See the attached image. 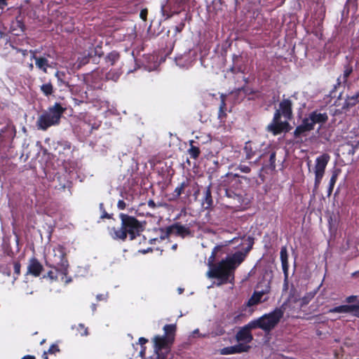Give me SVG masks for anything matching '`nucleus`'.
Instances as JSON below:
<instances>
[{
    "label": "nucleus",
    "instance_id": "f257e3e1",
    "mask_svg": "<svg viewBox=\"0 0 359 359\" xmlns=\"http://www.w3.org/2000/svg\"><path fill=\"white\" fill-rule=\"evenodd\" d=\"M285 309L282 307L276 308L269 313L264 314L257 319L251 320L247 325L241 327L236 334L238 341L250 343L253 337L251 330L257 328L262 329L266 333H269L279 323L284 316Z\"/></svg>",
    "mask_w": 359,
    "mask_h": 359
},
{
    "label": "nucleus",
    "instance_id": "f03ea898",
    "mask_svg": "<svg viewBox=\"0 0 359 359\" xmlns=\"http://www.w3.org/2000/svg\"><path fill=\"white\" fill-rule=\"evenodd\" d=\"M219 247H215L211 255L208 259L209 270L207 276L210 278H217L220 280L219 284L232 283L234 280V273L236 269L235 261L238 262L240 257L238 255L227 256L218 263H215V257L219 250Z\"/></svg>",
    "mask_w": 359,
    "mask_h": 359
},
{
    "label": "nucleus",
    "instance_id": "7ed1b4c3",
    "mask_svg": "<svg viewBox=\"0 0 359 359\" xmlns=\"http://www.w3.org/2000/svg\"><path fill=\"white\" fill-rule=\"evenodd\" d=\"M119 218L121 220V227H112L109 229V234L113 239L125 241L129 236L130 240L132 241L140 236V232L143 231L142 224L135 217L120 213Z\"/></svg>",
    "mask_w": 359,
    "mask_h": 359
},
{
    "label": "nucleus",
    "instance_id": "20e7f679",
    "mask_svg": "<svg viewBox=\"0 0 359 359\" xmlns=\"http://www.w3.org/2000/svg\"><path fill=\"white\" fill-rule=\"evenodd\" d=\"M65 110L66 109L60 103L55 102L39 116L36 122V128L46 131L52 126L59 125Z\"/></svg>",
    "mask_w": 359,
    "mask_h": 359
},
{
    "label": "nucleus",
    "instance_id": "39448f33",
    "mask_svg": "<svg viewBox=\"0 0 359 359\" xmlns=\"http://www.w3.org/2000/svg\"><path fill=\"white\" fill-rule=\"evenodd\" d=\"M46 265L51 269H57L62 276L69 274V262L67 257L66 248L57 245L46 259Z\"/></svg>",
    "mask_w": 359,
    "mask_h": 359
},
{
    "label": "nucleus",
    "instance_id": "423d86ee",
    "mask_svg": "<svg viewBox=\"0 0 359 359\" xmlns=\"http://www.w3.org/2000/svg\"><path fill=\"white\" fill-rule=\"evenodd\" d=\"M8 0H0V17L7 18L13 15L15 16L17 26L21 31L25 29V20L24 14L25 9L20 7L8 6Z\"/></svg>",
    "mask_w": 359,
    "mask_h": 359
},
{
    "label": "nucleus",
    "instance_id": "0eeeda50",
    "mask_svg": "<svg viewBox=\"0 0 359 359\" xmlns=\"http://www.w3.org/2000/svg\"><path fill=\"white\" fill-rule=\"evenodd\" d=\"M340 94L338 99L334 102V105L337 107L334 113V115H339L346 114L351 108L355 107L359 103V91L355 95L347 96L346 98L341 102Z\"/></svg>",
    "mask_w": 359,
    "mask_h": 359
},
{
    "label": "nucleus",
    "instance_id": "6e6552de",
    "mask_svg": "<svg viewBox=\"0 0 359 359\" xmlns=\"http://www.w3.org/2000/svg\"><path fill=\"white\" fill-rule=\"evenodd\" d=\"M330 159V156L328 154H323L318 156L316 159L315 165V182L314 188L317 189L322 181L326 166Z\"/></svg>",
    "mask_w": 359,
    "mask_h": 359
},
{
    "label": "nucleus",
    "instance_id": "1a4fd4ad",
    "mask_svg": "<svg viewBox=\"0 0 359 359\" xmlns=\"http://www.w3.org/2000/svg\"><path fill=\"white\" fill-rule=\"evenodd\" d=\"M219 191L221 194L227 198L231 199L234 203L240 204L242 201L241 189L236 187H227L225 184L220 185Z\"/></svg>",
    "mask_w": 359,
    "mask_h": 359
},
{
    "label": "nucleus",
    "instance_id": "9d476101",
    "mask_svg": "<svg viewBox=\"0 0 359 359\" xmlns=\"http://www.w3.org/2000/svg\"><path fill=\"white\" fill-rule=\"evenodd\" d=\"M276 151L274 149H269L259 155L257 161H262L263 168L274 170L276 169Z\"/></svg>",
    "mask_w": 359,
    "mask_h": 359
},
{
    "label": "nucleus",
    "instance_id": "9b49d317",
    "mask_svg": "<svg viewBox=\"0 0 359 359\" xmlns=\"http://www.w3.org/2000/svg\"><path fill=\"white\" fill-rule=\"evenodd\" d=\"M278 113H274L273 120L267 126V131L273 135H278L283 132V127L288 126V121H281Z\"/></svg>",
    "mask_w": 359,
    "mask_h": 359
},
{
    "label": "nucleus",
    "instance_id": "f8f14e48",
    "mask_svg": "<svg viewBox=\"0 0 359 359\" xmlns=\"http://www.w3.org/2000/svg\"><path fill=\"white\" fill-rule=\"evenodd\" d=\"M275 113H278L280 118L283 116L287 121H290L293 117L292 102L288 98L283 99Z\"/></svg>",
    "mask_w": 359,
    "mask_h": 359
},
{
    "label": "nucleus",
    "instance_id": "ddd939ff",
    "mask_svg": "<svg viewBox=\"0 0 359 359\" xmlns=\"http://www.w3.org/2000/svg\"><path fill=\"white\" fill-rule=\"evenodd\" d=\"M305 118L313 128L316 124L323 125L328 121L327 114L326 112L322 113L317 109L309 113L308 116Z\"/></svg>",
    "mask_w": 359,
    "mask_h": 359
},
{
    "label": "nucleus",
    "instance_id": "4468645a",
    "mask_svg": "<svg viewBox=\"0 0 359 359\" xmlns=\"http://www.w3.org/2000/svg\"><path fill=\"white\" fill-rule=\"evenodd\" d=\"M154 344L156 351H162L163 349L169 351L173 341L163 335H156L154 338Z\"/></svg>",
    "mask_w": 359,
    "mask_h": 359
},
{
    "label": "nucleus",
    "instance_id": "2eb2a0df",
    "mask_svg": "<svg viewBox=\"0 0 359 359\" xmlns=\"http://www.w3.org/2000/svg\"><path fill=\"white\" fill-rule=\"evenodd\" d=\"M250 346L249 345L238 344L234 346L224 347L221 348L219 351L221 355H230L235 353H241L248 352Z\"/></svg>",
    "mask_w": 359,
    "mask_h": 359
},
{
    "label": "nucleus",
    "instance_id": "dca6fc26",
    "mask_svg": "<svg viewBox=\"0 0 359 359\" xmlns=\"http://www.w3.org/2000/svg\"><path fill=\"white\" fill-rule=\"evenodd\" d=\"M313 128L309 123V121L304 118L302 123L296 127L293 132V135L295 139L301 138L303 136H306V133L313 130Z\"/></svg>",
    "mask_w": 359,
    "mask_h": 359
},
{
    "label": "nucleus",
    "instance_id": "f3484780",
    "mask_svg": "<svg viewBox=\"0 0 359 359\" xmlns=\"http://www.w3.org/2000/svg\"><path fill=\"white\" fill-rule=\"evenodd\" d=\"M43 270V265L40 263V262L36 258L32 257L29 259L28 266H27V273L30 274L34 277H39L41 272Z\"/></svg>",
    "mask_w": 359,
    "mask_h": 359
},
{
    "label": "nucleus",
    "instance_id": "a211bd4d",
    "mask_svg": "<svg viewBox=\"0 0 359 359\" xmlns=\"http://www.w3.org/2000/svg\"><path fill=\"white\" fill-rule=\"evenodd\" d=\"M248 246L245 248L244 251H236L232 255H238V257H240V261L237 262L235 261V265L237 268L240 264H241L244 260L245 259L248 254L250 252V250L253 248V245L255 243V238L252 236H248L247 238Z\"/></svg>",
    "mask_w": 359,
    "mask_h": 359
},
{
    "label": "nucleus",
    "instance_id": "6ab92c4d",
    "mask_svg": "<svg viewBox=\"0 0 359 359\" xmlns=\"http://www.w3.org/2000/svg\"><path fill=\"white\" fill-rule=\"evenodd\" d=\"M50 270L46 275L43 276V278H49L51 281H62L65 284H67L72 281V278L68 277V275L65 276L60 274L57 269H53Z\"/></svg>",
    "mask_w": 359,
    "mask_h": 359
},
{
    "label": "nucleus",
    "instance_id": "aec40b11",
    "mask_svg": "<svg viewBox=\"0 0 359 359\" xmlns=\"http://www.w3.org/2000/svg\"><path fill=\"white\" fill-rule=\"evenodd\" d=\"M170 227H172V234H175V236H180L182 238L192 236L191 231L189 227H186L179 222H176L170 225Z\"/></svg>",
    "mask_w": 359,
    "mask_h": 359
},
{
    "label": "nucleus",
    "instance_id": "412c9836",
    "mask_svg": "<svg viewBox=\"0 0 359 359\" xmlns=\"http://www.w3.org/2000/svg\"><path fill=\"white\" fill-rule=\"evenodd\" d=\"M280 258L282 264V269L284 273L285 280L288 278L289 263H288V254L286 246H283L280 248Z\"/></svg>",
    "mask_w": 359,
    "mask_h": 359
},
{
    "label": "nucleus",
    "instance_id": "4be33fe9",
    "mask_svg": "<svg viewBox=\"0 0 359 359\" xmlns=\"http://www.w3.org/2000/svg\"><path fill=\"white\" fill-rule=\"evenodd\" d=\"M211 184L204 189L202 205L204 209L209 210L213 205V199L211 191Z\"/></svg>",
    "mask_w": 359,
    "mask_h": 359
},
{
    "label": "nucleus",
    "instance_id": "5701e85b",
    "mask_svg": "<svg viewBox=\"0 0 359 359\" xmlns=\"http://www.w3.org/2000/svg\"><path fill=\"white\" fill-rule=\"evenodd\" d=\"M220 104L219 107V111L217 114V118L219 120V123H224L226 121V118L227 116L226 114V95L221 94L220 95Z\"/></svg>",
    "mask_w": 359,
    "mask_h": 359
},
{
    "label": "nucleus",
    "instance_id": "b1692460",
    "mask_svg": "<svg viewBox=\"0 0 359 359\" xmlns=\"http://www.w3.org/2000/svg\"><path fill=\"white\" fill-rule=\"evenodd\" d=\"M353 72V67L351 64H346L344 66L343 74L337 79V85L341 86V84L346 85L348 79Z\"/></svg>",
    "mask_w": 359,
    "mask_h": 359
},
{
    "label": "nucleus",
    "instance_id": "393cba45",
    "mask_svg": "<svg viewBox=\"0 0 359 359\" xmlns=\"http://www.w3.org/2000/svg\"><path fill=\"white\" fill-rule=\"evenodd\" d=\"M32 58L35 60L36 67L43 73H47V69L50 67L48 59L43 56H36L34 53H33Z\"/></svg>",
    "mask_w": 359,
    "mask_h": 359
},
{
    "label": "nucleus",
    "instance_id": "a878e982",
    "mask_svg": "<svg viewBox=\"0 0 359 359\" xmlns=\"http://www.w3.org/2000/svg\"><path fill=\"white\" fill-rule=\"evenodd\" d=\"M254 144L252 141H248L245 144L243 151L245 154V158L248 160L252 158L257 154V148Z\"/></svg>",
    "mask_w": 359,
    "mask_h": 359
},
{
    "label": "nucleus",
    "instance_id": "bb28decb",
    "mask_svg": "<svg viewBox=\"0 0 359 359\" xmlns=\"http://www.w3.org/2000/svg\"><path fill=\"white\" fill-rule=\"evenodd\" d=\"M189 144L190 147L187 150L188 154L191 158L197 159L201 154V150L198 147L199 143L194 140H190Z\"/></svg>",
    "mask_w": 359,
    "mask_h": 359
},
{
    "label": "nucleus",
    "instance_id": "cd10ccee",
    "mask_svg": "<svg viewBox=\"0 0 359 359\" xmlns=\"http://www.w3.org/2000/svg\"><path fill=\"white\" fill-rule=\"evenodd\" d=\"M176 330L177 326L175 324H167L163 327V336L168 337V339L174 342Z\"/></svg>",
    "mask_w": 359,
    "mask_h": 359
},
{
    "label": "nucleus",
    "instance_id": "c85d7f7f",
    "mask_svg": "<svg viewBox=\"0 0 359 359\" xmlns=\"http://www.w3.org/2000/svg\"><path fill=\"white\" fill-rule=\"evenodd\" d=\"M269 292V290L265 291H255L252 297L248 301V305L253 306L256 305L262 302L263 295Z\"/></svg>",
    "mask_w": 359,
    "mask_h": 359
},
{
    "label": "nucleus",
    "instance_id": "c756f323",
    "mask_svg": "<svg viewBox=\"0 0 359 359\" xmlns=\"http://www.w3.org/2000/svg\"><path fill=\"white\" fill-rule=\"evenodd\" d=\"M55 76L57 78V85L59 86H70L69 81L67 80V74L65 72L57 71L55 74Z\"/></svg>",
    "mask_w": 359,
    "mask_h": 359
},
{
    "label": "nucleus",
    "instance_id": "7c9ffc66",
    "mask_svg": "<svg viewBox=\"0 0 359 359\" xmlns=\"http://www.w3.org/2000/svg\"><path fill=\"white\" fill-rule=\"evenodd\" d=\"M121 57L120 53L116 50H112L109 53L105 58V62L109 63L110 65H114L116 62L119 60Z\"/></svg>",
    "mask_w": 359,
    "mask_h": 359
},
{
    "label": "nucleus",
    "instance_id": "2f4dec72",
    "mask_svg": "<svg viewBox=\"0 0 359 359\" xmlns=\"http://www.w3.org/2000/svg\"><path fill=\"white\" fill-rule=\"evenodd\" d=\"M352 309L353 306H351V304L341 305L330 309L327 313H351Z\"/></svg>",
    "mask_w": 359,
    "mask_h": 359
},
{
    "label": "nucleus",
    "instance_id": "473e14b6",
    "mask_svg": "<svg viewBox=\"0 0 359 359\" xmlns=\"http://www.w3.org/2000/svg\"><path fill=\"white\" fill-rule=\"evenodd\" d=\"M339 173V170H333V172L332 173V176H331L328 189H327V196H330L333 191L334 185L336 184L337 178H338Z\"/></svg>",
    "mask_w": 359,
    "mask_h": 359
},
{
    "label": "nucleus",
    "instance_id": "72a5a7b5",
    "mask_svg": "<svg viewBox=\"0 0 359 359\" xmlns=\"http://www.w3.org/2000/svg\"><path fill=\"white\" fill-rule=\"evenodd\" d=\"M40 89L45 96H49L53 93V86L50 82L43 84Z\"/></svg>",
    "mask_w": 359,
    "mask_h": 359
},
{
    "label": "nucleus",
    "instance_id": "f704fd0d",
    "mask_svg": "<svg viewBox=\"0 0 359 359\" xmlns=\"http://www.w3.org/2000/svg\"><path fill=\"white\" fill-rule=\"evenodd\" d=\"M243 178L245 180H248L246 177L241 176L238 173L235 174H228L227 178L231 180V183H232V187H234V185L238 186L240 184L239 178Z\"/></svg>",
    "mask_w": 359,
    "mask_h": 359
},
{
    "label": "nucleus",
    "instance_id": "c9c22d12",
    "mask_svg": "<svg viewBox=\"0 0 359 359\" xmlns=\"http://www.w3.org/2000/svg\"><path fill=\"white\" fill-rule=\"evenodd\" d=\"M121 74V73L118 71L111 69L109 72L107 73L106 78L108 80L116 81L119 79Z\"/></svg>",
    "mask_w": 359,
    "mask_h": 359
},
{
    "label": "nucleus",
    "instance_id": "e433bc0d",
    "mask_svg": "<svg viewBox=\"0 0 359 359\" xmlns=\"http://www.w3.org/2000/svg\"><path fill=\"white\" fill-rule=\"evenodd\" d=\"M161 235L159 236L161 241H163L168 238L172 233V227L170 226H167L165 229H160Z\"/></svg>",
    "mask_w": 359,
    "mask_h": 359
},
{
    "label": "nucleus",
    "instance_id": "4c0bfd02",
    "mask_svg": "<svg viewBox=\"0 0 359 359\" xmlns=\"http://www.w3.org/2000/svg\"><path fill=\"white\" fill-rule=\"evenodd\" d=\"M188 186V181L182 182L174 191V194L177 197L181 196L184 193V188Z\"/></svg>",
    "mask_w": 359,
    "mask_h": 359
},
{
    "label": "nucleus",
    "instance_id": "58836bf2",
    "mask_svg": "<svg viewBox=\"0 0 359 359\" xmlns=\"http://www.w3.org/2000/svg\"><path fill=\"white\" fill-rule=\"evenodd\" d=\"M90 53H93V56H97L98 57H102L104 55V52L102 50V45L97 44L94 48V49L90 51Z\"/></svg>",
    "mask_w": 359,
    "mask_h": 359
},
{
    "label": "nucleus",
    "instance_id": "ea45409f",
    "mask_svg": "<svg viewBox=\"0 0 359 359\" xmlns=\"http://www.w3.org/2000/svg\"><path fill=\"white\" fill-rule=\"evenodd\" d=\"M90 57H93V53H88L87 56H85L81 59H79L78 67L80 68L81 66L85 65L87 63H88Z\"/></svg>",
    "mask_w": 359,
    "mask_h": 359
},
{
    "label": "nucleus",
    "instance_id": "a19ab883",
    "mask_svg": "<svg viewBox=\"0 0 359 359\" xmlns=\"http://www.w3.org/2000/svg\"><path fill=\"white\" fill-rule=\"evenodd\" d=\"M236 170H238L243 173H249L251 171L250 166L243 164H240Z\"/></svg>",
    "mask_w": 359,
    "mask_h": 359
},
{
    "label": "nucleus",
    "instance_id": "79ce46f5",
    "mask_svg": "<svg viewBox=\"0 0 359 359\" xmlns=\"http://www.w3.org/2000/svg\"><path fill=\"white\" fill-rule=\"evenodd\" d=\"M20 269H21V264L19 262H15L13 264V269L14 273H15L16 276H19L20 274ZM18 277H15V279H16Z\"/></svg>",
    "mask_w": 359,
    "mask_h": 359
},
{
    "label": "nucleus",
    "instance_id": "37998d69",
    "mask_svg": "<svg viewBox=\"0 0 359 359\" xmlns=\"http://www.w3.org/2000/svg\"><path fill=\"white\" fill-rule=\"evenodd\" d=\"M351 306H353V309H351V313L359 318V302L355 304H351Z\"/></svg>",
    "mask_w": 359,
    "mask_h": 359
},
{
    "label": "nucleus",
    "instance_id": "c03bdc74",
    "mask_svg": "<svg viewBox=\"0 0 359 359\" xmlns=\"http://www.w3.org/2000/svg\"><path fill=\"white\" fill-rule=\"evenodd\" d=\"M59 351H60L59 347L56 344L51 345L48 350V353L50 354H53V353H55Z\"/></svg>",
    "mask_w": 359,
    "mask_h": 359
},
{
    "label": "nucleus",
    "instance_id": "a18cd8bd",
    "mask_svg": "<svg viewBox=\"0 0 359 359\" xmlns=\"http://www.w3.org/2000/svg\"><path fill=\"white\" fill-rule=\"evenodd\" d=\"M148 14V11L147 8L142 9L140 13V17L143 20H147V17Z\"/></svg>",
    "mask_w": 359,
    "mask_h": 359
},
{
    "label": "nucleus",
    "instance_id": "49530a36",
    "mask_svg": "<svg viewBox=\"0 0 359 359\" xmlns=\"http://www.w3.org/2000/svg\"><path fill=\"white\" fill-rule=\"evenodd\" d=\"M79 332L82 336H85L88 334V328L86 327L83 325H79Z\"/></svg>",
    "mask_w": 359,
    "mask_h": 359
},
{
    "label": "nucleus",
    "instance_id": "de8ad7c7",
    "mask_svg": "<svg viewBox=\"0 0 359 359\" xmlns=\"http://www.w3.org/2000/svg\"><path fill=\"white\" fill-rule=\"evenodd\" d=\"M117 208L119 210H124L126 208V203L123 200H119L117 203Z\"/></svg>",
    "mask_w": 359,
    "mask_h": 359
},
{
    "label": "nucleus",
    "instance_id": "09e8293b",
    "mask_svg": "<svg viewBox=\"0 0 359 359\" xmlns=\"http://www.w3.org/2000/svg\"><path fill=\"white\" fill-rule=\"evenodd\" d=\"M229 71L233 74H237L240 72H242L241 67H235L234 65L229 69Z\"/></svg>",
    "mask_w": 359,
    "mask_h": 359
},
{
    "label": "nucleus",
    "instance_id": "8fccbe9b",
    "mask_svg": "<svg viewBox=\"0 0 359 359\" xmlns=\"http://www.w3.org/2000/svg\"><path fill=\"white\" fill-rule=\"evenodd\" d=\"M356 299H357V296L351 295V296L347 297L346 298V302L348 303V304H351V303L355 302Z\"/></svg>",
    "mask_w": 359,
    "mask_h": 359
},
{
    "label": "nucleus",
    "instance_id": "3c124183",
    "mask_svg": "<svg viewBox=\"0 0 359 359\" xmlns=\"http://www.w3.org/2000/svg\"><path fill=\"white\" fill-rule=\"evenodd\" d=\"M156 352V359H166V355L162 351Z\"/></svg>",
    "mask_w": 359,
    "mask_h": 359
},
{
    "label": "nucleus",
    "instance_id": "603ef678",
    "mask_svg": "<svg viewBox=\"0 0 359 359\" xmlns=\"http://www.w3.org/2000/svg\"><path fill=\"white\" fill-rule=\"evenodd\" d=\"M148 205H149V207H150V208H151L153 209L156 207V205L155 202L153 200H151V199H150L148 201Z\"/></svg>",
    "mask_w": 359,
    "mask_h": 359
},
{
    "label": "nucleus",
    "instance_id": "864d4df0",
    "mask_svg": "<svg viewBox=\"0 0 359 359\" xmlns=\"http://www.w3.org/2000/svg\"><path fill=\"white\" fill-rule=\"evenodd\" d=\"M147 342H148V339H146V338H144V337H140V338L139 339V343H140V344H141L142 346V345H144V344H146V343H147Z\"/></svg>",
    "mask_w": 359,
    "mask_h": 359
},
{
    "label": "nucleus",
    "instance_id": "5fc2aeb1",
    "mask_svg": "<svg viewBox=\"0 0 359 359\" xmlns=\"http://www.w3.org/2000/svg\"><path fill=\"white\" fill-rule=\"evenodd\" d=\"M102 219H104V218H107V219H109L111 218V216L110 215H109L105 210H104L103 213L102 214L101 217H100Z\"/></svg>",
    "mask_w": 359,
    "mask_h": 359
},
{
    "label": "nucleus",
    "instance_id": "6e6d98bb",
    "mask_svg": "<svg viewBox=\"0 0 359 359\" xmlns=\"http://www.w3.org/2000/svg\"><path fill=\"white\" fill-rule=\"evenodd\" d=\"M21 359H36V358L34 355H27L22 357Z\"/></svg>",
    "mask_w": 359,
    "mask_h": 359
},
{
    "label": "nucleus",
    "instance_id": "4d7b16f0",
    "mask_svg": "<svg viewBox=\"0 0 359 359\" xmlns=\"http://www.w3.org/2000/svg\"><path fill=\"white\" fill-rule=\"evenodd\" d=\"M4 130H1V133H0V147L1 146V143L4 140V136L2 135V133H4Z\"/></svg>",
    "mask_w": 359,
    "mask_h": 359
},
{
    "label": "nucleus",
    "instance_id": "13d9d810",
    "mask_svg": "<svg viewBox=\"0 0 359 359\" xmlns=\"http://www.w3.org/2000/svg\"><path fill=\"white\" fill-rule=\"evenodd\" d=\"M290 123H288V126H284V127H283V132H284V131H285V132H288V131L290 130Z\"/></svg>",
    "mask_w": 359,
    "mask_h": 359
},
{
    "label": "nucleus",
    "instance_id": "bf43d9fd",
    "mask_svg": "<svg viewBox=\"0 0 359 359\" xmlns=\"http://www.w3.org/2000/svg\"><path fill=\"white\" fill-rule=\"evenodd\" d=\"M238 57H239V56H238V55H233V62H235V60H238Z\"/></svg>",
    "mask_w": 359,
    "mask_h": 359
},
{
    "label": "nucleus",
    "instance_id": "052dcab7",
    "mask_svg": "<svg viewBox=\"0 0 359 359\" xmlns=\"http://www.w3.org/2000/svg\"><path fill=\"white\" fill-rule=\"evenodd\" d=\"M97 299L98 300H102V299H103V298H102V294H98V295L97 296Z\"/></svg>",
    "mask_w": 359,
    "mask_h": 359
},
{
    "label": "nucleus",
    "instance_id": "680f3d73",
    "mask_svg": "<svg viewBox=\"0 0 359 359\" xmlns=\"http://www.w3.org/2000/svg\"><path fill=\"white\" fill-rule=\"evenodd\" d=\"M241 90L244 91L245 90V87H242V88H238V91H241Z\"/></svg>",
    "mask_w": 359,
    "mask_h": 359
},
{
    "label": "nucleus",
    "instance_id": "e2e57ef3",
    "mask_svg": "<svg viewBox=\"0 0 359 359\" xmlns=\"http://www.w3.org/2000/svg\"><path fill=\"white\" fill-rule=\"evenodd\" d=\"M92 308H93V311H95V310L96 309V306H95V304H93L92 305Z\"/></svg>",
    "mask_w": 359,
    "mask_h": 359
},
{
    "label": "nucleus",
    "instance_id": "0e129e2a",
    "mask_svg": "<svg viewBox=\"0 0 359 359\" xmlns=\"http://www.w3.org/2000/svg\"><path fill=\"white\" fill-rule=\"evenodd\" d=\"M33 67H33V65H32V64H30V65H29V69H30L31 70H32V69H33Z\"/></svg>",
    "mask_w": 359,
    "mask_h": 359
},
{
    "label": "nucleus",
    "instance_id": "69168bd1",
    "mask_svg": "<svg viewBox=\"0 0 359 359\" xmlns=\"http://www.w3.org/2000/svg\"><path fill=\"white\" fill-rule=\"evenodd\" d=\"M43 355H44V359H48V357L46 355V352H45Z\"/></svg>",
    "mask_w": 359,
    "mask_h": 359
},
{
    "label": "nucleus",
    "instance_id": "338daca9",
    "mask_svg": "<svg viewBox=\"0 0 359 359\" xmlns=\"http://www.w3.org/2000/svg\"><path fill=\"white\" fill-rule=\"evenodd\" d=\"M177 248V244H175L174 245H172V249H176Z\"/></svg>",
    "mask_w": 359,
    "mask_h": 359
},
{
    "label": "nucleus",
    "instance_id": "774afa93",
    "mask_svg": "<svg viewBox=\"0 0 359 359\" xmlns=\"http://www.w3.org/2000/svg\"><path fill=\"white\" fill-rule=\"evenodd\" d=\"M235 239H236V238L232 239V240H231V241H230L229 243H232Z\"/></svg>",
    "mask_w": 359,
    "mask_h": 359
}]
</instances>
